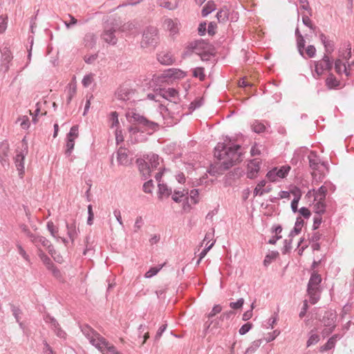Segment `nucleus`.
<instances>
[{
	"label": "nucleus",
	"instance_id": "nucleus-1",
	"mask_svg": "<svg viewBox=\"0 0 354 354\" xmlns=\"http://www.w3.org/2000/svg\"><path fill=\"white\" fill-rule=\"evenodd\" d=\"M241 147L237 144L227 147L224 142H218L214 148V156L217 160L223 161L218 166L211 165L207 170L209 175L216 176L241 162L243 156L240 151Z\"/></svg>",
	"mask_w": 354,
	"mask_h": 354
},
{
	"label": "nucleus",
	"instance_id": "nucleus-2",
	"mask_svg": "<svg viewBox=\"0 0 354 354\" xmlns=\"http://www.w3.org/2000/svg\"><path fill=\"white\" fill-rule=\"evenodd\" d=\"M136 164L140 174L146 180L150 176L151 172L157 169L160 165V157L156 153L143 155L142 158L136 160Z\"/></svg>",
	"mask_w": 354,
	"mask_h": 354
},
{
	"label": "nucleus",
	"instance_id": "nucleus-3",
	"mask_svg": "<svg viewBox=\"0 0 354 354\" xmlns=\"http://www.w3.org/2000/svg\"><path fill=\"white\" fill-rule=\"evenodd\" d=\"M322 281L321 274L316 271H313L307 285V293L312 304H315L320 299V283Z\"/></svg>",
	"mask_w": 354,
	"mask_h": 354
},
{
	"label": "nucleus",
	"instance_id": "nucleus-4",
	"mask_svg": "<svg viewBox=\"0 0 354 354\" xmlns=\"http://www.w3.org/2000/svg\"><path fill=\"white\" fill-rule=\"evenodd\" d=\"M133 121L137 123L140 127H134L131 126L129 128V132L132 134H136L140 131L144 132L147 131H151V132H148V133L151 134L153 131H156L158 124L154 122L150 121L147 120L142 115H140L138 113H133L132 115Z\"/></svg>",
	"mask_w": 354,
	"mask_h": 354
},
{
	"label": "nucleus",
	"instance_id": "nucleus-5",
	"mask_svg": "<svg viewBox=\"0 0 354 354\" xmlns=\"http://www.w3.org/2000/svg\"><path fill=\"white\" fill-rule=\"evenodd\" d=\"M159 37L158 35V29L153 26L147 27L142 34V40L141 46L147 48L151 46L155 48L158 44Z\"/></svg>",
	"mask_w": 354,
	"mask_h": 354
},
{
	"label": "nucleus",
	"instance_id": "nucleus-6",
	"mask_svg": "<svg viewBox=\"0 0 354 354\" xmlns=\"http://www.w3.org/2000/svg\"><path fill=\"white\" fill-rule=\"evenodd\" d=\"M81 331L84 335L88 339L89 342L95 346L97 350H101V347L98 344L100 337H104L88 324L80 326Z\"/></svg>",
	"mask_w": 354,
	"mask_h": 354
},
{
	"label": "nucleus",
	"instance_id": "nucleus-7",
	"mask_svg": "<svg viewBox=\"0 0 354 354\" xmlns=\"http://www.w3.org/2000/svg\"><path fill=\"white\" fill-rule=\"evenodd\" d=\"M315 72L318 76H321L325 71L330 72L333 66V59L327 54H324L323 57L319 60L314 62Z\"/></svg>",
	"mask_w": 354,
	"mask_h": 354
},
{
	"label": "nucleus",
	"instance_id": "nucleus-8",
	"mask_svg": "<svg viewBox=\"0 0 354 354\" xmlns=\"http://www.w3.org/2000/svg\"><path fill=\"white\" fill-rule=\"evenodd\" d=\"M187 47L189 50L194 51L197 55H199L200 52L205 51L207 49H213L212 44L202 39L191 41Z\"/></svg>",
	"mask_w": 354,
	"mask_h": 354
},
{
	"label": "nucleus",
	"instance_id": "nucleus-9",
	"mask_svg": "<svg viewBox=\"0 0 354 354\" xmlns=\"http://www.w3.org/2000/svg\"><path fill=\"white\" fill-rule=\"evenodd\" d=\"M118 26L113 25L109 27V25L104 26V30L101 35L102 39L110 45H115L118 41V39L115 35Z\"/></svg>",
	"mask_w": 354,
	"mask_h": 354
},
{
	"label": "nucleus",
	"instance_id": "nucleus-10",
	"mask_svg": "<svg viewBox=\"0 0 354 354\" xmlns=\"http://www.w3.org/2000/svg\"><path fill=\"white\" fill-rule=\"evenodd\" d=\"M28 153V145L25 143L24 149L17 153L15 158V163L17 169L19 171V175L22 177L24 174V159Z\"/></svg>",
	"mask_w": 354,
	"mask_h": 354
},
{
	"label": "nucleus",
	"instance_id": "nucleus-11",
	"mask_svg": "<svg viewBox=\"0 0 354 354\" xmlns=\"http://www.w3.org/2000/svg\"><path fill=\"white\" fill-rule=\"evenodd\" d=\"M66 227L67 235L73 243L79 233L78 224L75 219H71V221L66 222Z\"/></svg>",
	"mask_w": 354,
	"mask_h": 354
},
{
	"label": "nucleus",
	"instance_id": "nucleus-12",
	"mask_svg": "<svg viewBox=\"0 0 354 354\" xmlns=\"http://www.w3.org/2000/svg\"><path fill=\"white\" fill-rule=\"evenodd\" d=\"M129 151L124 147H120L117 151V160L120 165H129L131 163V159L129 158Z\"/></svg>",
	"mask_w": 354,
	"mask_h": 354
},
{
	"label": "nucleus",
	"instance_id": "nucleus-13",
	"mask_svg": "<svg viewBox=\"0 0 354 354\" xmlns=\"http://www.w3.org/2000/svg\"><path fill=\"white\" fill-rule=\"evenodd\" d=\"M101 347V350H98L102 354H114L118 352L116 347L109 343V341L104 337H100V343L98 344Z\"/></svg>",
	"mask_w": 354,
	"mask_h": 354
},
{
	"label": "nucleus",
	"instance_id": "nucleus-14",
	"mask_svg": "<svg viewBox=\"0 0 354 354\" xmlns=\"http://www.w3.org/2000/svg\"><path fill=\"white\" fill-rule=\"evenodd\" d=\"M133 93L134 92L132 89L124 86H120L118 88L115 95V97L119 100L127 101L130 100Z\"/></svg>",
	"mask_w": 354,
	"mask_h": 354
},
{
	"label": "nucleus",
	"instance_id": "nucleus-15",
	"mask_svg": "<svg viewBox=\"0 0 354 354\" xmlns=\"http://www.w3.org/2000/svg\"><path fill=\"white\" fill-rule=\"evenodd\" d=\"M260 170L259 162L256 159L252 160L248 165L247 178L254 179Z\"/></svg>",
	"mask_w": 354,
	"mask_h": 354
},
{
	"label": "nucleus",
	"instance_id": "nucleus-16",
	"mask_svg": "<svg viewBox=\"0 0 354 354\" xmlns=\"http://www.w3.org/2000/svg\"><path fill=\"white\" fill-rule=\"evenodd\" d=\"M307 149L299 148L296 149L293 153V156L290 160L292 165H300L306 155Z\"/></svg>",
	"mask_w": 354,
	"mask_h": 354
},
{
	"label": "nucleus",
	"instance_id": "nucleus-17",
	"mask_svg": "<svg viewBox=\"0 0 354 354\" xmlns=\"http://www.w3.org/2000/svg\"><path fill=\"white\" fill-rule=\"evenodd\" d=\"M156 91H158V95H159L162 98L170 100L171 99H175L178 94L177 90L174 88H160L159 89H157Z\"/></svg>",
	"mask_w": 354,
	"mask_h": 354
},
{
	"label": "nucleus",
	"instance_id": "nucleus-18",
	"mask_svg": "<svg viewBox=\"0 0 354 354\" xmlns=\"http://www.w3.org/2000/svg\"><path fill=\"white\" fill-rule=\"evenodd\" d=\"M157 59L162 65L173 64L176 59L170 52H160L157 55Z\"/></svg>",
	"mask_w": 354,
	"mask_h": 354
},
{
	"label": "nucleus",
	"instance_id": "nucleus-19",
	"mask_svg": "<svg viewBox=\"0 0 354 354\" xmlns=\"http://www.w3.org/2000/svg\"><path fill=\"white\" fill-rule=\"evenodd\" d=\"M309 167L311 169L317 171L319 169L321 163V159L315 151H310L308 156Z\"/></svg>",
	"mask_w": 354,
	"mask_h": 354
},
{
	"label": "nucleus",
	"instance_id": "nucleus-20",
	"mask_svg": "<svg viewBox=\"0 0 354 354\" xmlns=\"http://www.w3.org/2000/svg\"><path fill=\"white\" fill-rule=\"evenodd\" d=\"M337 319L335 313L332 311H326L322 319V323L325 327H334L335 328V322Z\"/></svg>",
	"mask_w": 354,
	"mask_h": 354
},
{
	"label": "nucleus",
	"instance_id": "nucleus-21",
	"mask_svg": "<svg viewBox=\"0 0 354 354\" xmlns=\"http://www.w3.org/2000/svg\"><path fill=\"white\" fill-rule=\"evenodd\" d=\"M1 62L6 67V70L8 71L9 69V63L12 61L13 57L12 55V53L9 48L4 47L1 50Z\"/></svg>",
	"mask_w": 354,
	"mask_h": 354
},
{
	"label": "nucleus",
	"instance_id": "nucleus-22",
	"mask_svg": "<svg viewBox=\"0 0 354 354\" xmlns=\"http://www.w3.org/2000/svg\"><path fill=\"white\" fill-rule=\"evenodd\" d=\"M325 84L328 89H337L340 85V82L332 73H329L328 77L325 80Z\"/></svg>",
	"mask_w": 354,
	"mask_h": 354
},
{
	"label": "nucleus",
	"instance_id": "nucleus-23",
	"mask_svg": "<svg viewBox=\"0 0 354 354\" xmlns=\"http://www.w3.org/2000/svg\"><path fill=\"white\" fill-rule=\"evenodd\" d=\"M165 75L169 78L180 79L185 77L186 73L179 68H169L165 71Z\"/></svg>",
	"mask_w": 354,
	"mask_h": 354
},
{
	"label": "nucleus",
	"instance_id": "nucleus-24",
	"mask_svg": "<svg viewBox=\"0 0 354 354\" xmlns=\"http://www.w3.org/2000/svg\"><path fill=\"white\" fill-rule=\"evenodd\" d=\"M304 224V221L301 216H297L293 229L290 232L288 237L293 238L301 232V228Z\"/></svg>",
	"mask_w": 354,
	"mask_h": 354
},
{
	"label": "nucleus",
	"instance_id": "nucleus-25",
	"mask_svg": "<svg viewBox=\"0 0 354 354\" xmlns=\"http://www.w3.org/2000/svg\"><path fill=\"white\" fill-rule=\"evenodd\" d=\"M29 236L31 239L32 242L36 245L41 244L42 246L46 248L51 243L49 240L42 236L35 235L31 233Z\"/></svg>",
	"mask_w": 354,
	"mask_h": 354
},
{
	"label": "nucleus",
	"instance_id": "nucleus-26",
	"mask_svg": "<svg viewBox=\"0 0 354 354\" xmlns=\"http://www.w3.org/2000/svg\"><path fill=\"white\" fill-rule=\"evenodd\" d=\"M215 48L213 46V49H207L205 51L200 52L198 55L203 62H210L214 63V57L215 56L214 53Z\"/></svg>",
	"mask_w": 354,
	"mask_h": 354
},
{
	"label": "nucleus",
	"instance_id": "nucleus-27",
	"mask_svg": "<svg viewBox=\"0 0 354 354\" xmlns=\"http://www.w3.org/2000/svg\"><path fill=\"white\" fill-rule=\"evenodd\" d=\"M96 39L94 33L88 32L84 37V45L85 47L92 48L96 44Z\"/></svg>",
	"mask_w": 354,
	"mask_h": 354
},
{
	"label": "nucleus",
	"instance_id": "nucleus-28",
	"mask_svg": "<svg viewBox=\"0 0 354 354\" xmlns=\"http://www.w3.org/2000/svg\"><path fill=\"white\" fill-rule=\"evenodd\" d=\"M164 25L169 31L171 35H175L178 32V24L171 19H167L164 21Z\"/></svg>",
	"mask_w": 354,
	"mask_h": 354
},
{
	"label": "nucleus",
	"instance_id": "nucleus-29",
	"mask_svg": "<svg viewBox=\"0 0 354 354\" xmlns=\"http://www.w3.org/2000/svg\"><path fill=\"white\" fill-rule=\"evenodd\" d=\"M250 126L252 131L258 134L265 132L266 129V125L258 120H254Z\"/></svg>",
	"mask_w": 354,
	"mask_h": 354
},
{
	"label": "nucleus",
	"instance_id": "nucleus-30",
	"mask_svg": "<svg viewBox=\"0 0 354 354\" xmlns=\"http://www.w3.org/2000/svg\"><path fill=\"white\" fill-rule=\"evenodd\" d=\"M158 187L159 198H162L163 196L169 197L172 193L171 189L169 188L165 183H158Z\"/></svg>",
	"mask_w": 354,
	"mask_h": 354
},
{
	"label": "nucleus",
	"instance_id": "nucleus-31",
	"mask_svg": "<svg viewBox=\"0 0 354 354\" xmlns=\"http://www.w3.org/2000/svg\"><path fill=\"white\" fill-rule=\"evenodd\" d=\"M315 192V201L319 200V201H325L326 194H327V189L324 186L319 187L317 190H313Z\"/></svg>",
	"mask_w": 354,
	"mask_h": 354
},
{
	"label": "nucleus",
	"instance_id": "nucleus-32",
	"mask_svg": "<svg viewBox=\"0 0 354 354\" xmlns=\"http://www.w3.org/2000/svg\"><path fill=\"white\" fill-rule=\"evenodd\" d=\"M11 306V311L12 313L13 316L15 317L17 322L19 324L21 328H23V323L20 322L21 319V315L22 314V312L21 309L19 307L15 306L13 304L10 305Z\"/></svg>",
	"mask_w": 354,
	"mask_h": 354
},
{
	"label": "nucleus",
	"instance_id": "nucleus-33",
	"mask_svg": "<svg viewBox=\"0 0 354 354\" xmlns=\"http://www.w3.org/2000/svg\"><path fill=\"white\" fill-rule=\"evenodd\" d=\"M44 320L47 324L50 325V327L52 330H53L55 328H57V326H59V324L57 319L50 314L44 315Z\"/></svg>",
	"mask_w": 354,
	"mask_h": 354
},
{
	"label": "nucleus",
	"instance_id": "nucleus-34",
	"mask_svg": "<svg viewBox=\"0 0 354 354\" xmlns=\"http://www.w3.org/2000/svg\"><path fill=\"white\" fill-rule=\"evenodd\" d=\"M44 320L47 324L50 325V327L52 330H53L55 328H57V326H59V324L57 319L50 314L44 315Z\"/></svg>",
	"mask_w": 354,
	"mask_h": 354
},
{
	"label": "nucleus",
	"instance_id": "nucleus-35",
	"mask_svg": "<svg viewBox=\"0 0 354 354\" xmlns=\"http://www.w3.org/2000/svg\"><path fill=\"white\" fill-rule=\"evenodd\" d=\"M325 201L317 200V203L314 205L315 212L319 216H322L326 212Z\"/></svg>",
	"mask_w": 354,
	"mask_h": 354
},
{
	"label": "nucleus",
	"instance_id": "nucleus-36",
	"mask_svg": "<svg viewBox=\"0 0 354 354\" xmlns=\"http://www.w3.org/2000/svg\"><path fill=\"white\" fill-rule=\"evenodd\" d=\"M192 75L194 77L198 78L200 81H204L205 79V68L203 67H196L192 69Z\"/></svg>",
	"mask_w": 354,
	"mask_h": 354
},
{
	"label": "nucleus",
	"instance_id": "nucleus-37",
	"mask_svg": "<svg viewBox=\"0 0 354 354\" xmlns=\"http://www.w3.org/2000/svg\"><path fill=\"white\" fill-rule=\"evenodd\" d=\"M66 149L64 153L66 156H70L74 149L75 140L66 137Z\"/></svg>",
	"mask_w": 354,
	"mask_h": 354
},
{
	"label": "nucleus",
	"instance_id": "nucleus-38",
	"mask_svg": "<svg viewBox=\"0 0 354 354\" xmlns=\"http://www.w3.org/2000/svg\"><path fill=\"white\" fill-rule=\"evenodd\" d=\"M279 255V252L277 251H272L271 252L268 253L266 255L264 260H263V265L267 267L268 266L272 261L277 259V257Z\"/></svg>",
	"mask_w": 354,
	"mask_h": 354
},
{
	"label": "nucleus",
	"instance_id": "nucleus-39",
	"mask_svg": "<svg viewBox=\"0 0 354 354\" xmlns=\"http://www.w3.org/2000/svg\"><path fill=\"white\" fill-rule=\"evenodd\" d=\"M262 343L261 339L254 340L251 345L246 349L245 354H252L257 351L258 348L260 347Z\"/></svg>",
	"mask_w": 354,
	"mask_h": 354
},
{
	"label": "nucleus",
	"instance_id": "nucleus-40",
	"mask_svg": "<svg viewBox=\"0 0 354 354\" xmlns=\"http://www.w3.org/2000/svg\"><path fill=\"white\" fill-rule=\"evenodd\" d=\"M292 238L288 237L283 241V246L281 249L283 254L289 253L292 249Z\"/></svg>",
	"mask_w": 354,
	"mask_h": 354
},
{
	"label": "nucleus",
	"instance_id": "nucleus-41",
	"mask_svg": "<svg viewBox=\"0 0 354 354\" xmlns=\"http://www.w3.org/2000/svg\"><path fill=\"white\" fill-rule=\"evenodd\" d=\"M305 39L304 38V37L302 36V35H299V37L297 38V48H298V51L299 53V54L304 57V47H305Z\"/></svg>",
	"mask_w": 354,
	"mask_h": 354
},
{
	"label": "nucleus",
	"instance_id": "nucleus-42",
	"mask_svg": "<svg viewBox=\"0 0 354 354\" xmlns=\"http://www.w3.org/2000/svg\"><path fill=\"white\" fill-rule=\"evenodd\" d=\"M277 174V167H274L272 169L268 171L266 174V178L270 181V182H276L279 177L278 176Z\"/></svg>",
	"mask_w": 354,
	"mask_h": 354
},
{
	"label": "nucleus",
	"instance_id": "nucleus-43",
	"mask_svg": "<svg viewBox=\"0 0 354 354\" xmlns=\"http://www.w3.org/2000/svg\"><path fill=\"white\" fill-rule=\"evenodd\" d=\"M46 227L48 230L50 232V235L55 239H58V235L57 234L58 232V229L55 227L54 223L52 221H48L47 223Z\"/></svg>",
	"mask_w": 354,
	"mask_h": 354
},
{
	"label": "nucleus",
	"instance_id": "nucleus-44",
	"mask_svg": "<svg viewBox=\"0 0 354 354\" xmlns=\"http://www.w3.org/2000/svg\"><path fill=\"white\" fill-rule=\"evenodd\" d=\"M298 192H299V194L295 196V198L291 201V205H290L292 211L294 213H296V212H297L299 211V209H298V204H299V200L301 198V194L300 193L299 189L298 190Z\"/></svg>",
	"mask_w": 354,
	"mask_h": 354
},
{
	"label": "nucleus",
	"instance_id": "nucleus-45",
	"mask_svg": "<svg viewBox=\"0 0 354 354\" xmlns=\"http://www.w3.org/2000/svg\"><path fill=\"white\" fill-rule=\"evenodd\" d=\"M290 170V167L289 165H283L279 169H277V175L279 178H284L287 176L289 171Z\"/></svg>",
	"mask_w": 354,
	"mask_h": 354
},
{
	"label": "nucleus",
	"instance_id": "nucleus-46",
	"mask_svg": "<svg viewBox=\"0 0 354 354\" xmlns=\"http://www.w3.org/2000/svg\"><path fill=\"white\" fill-rule=\"evenodd\" d=\"M333 65L335 68V72L338 75L342 74V70L344 68V65H346L340 59H337L335 61L333 60Z\"/></svg>",
	"mask_w": 354,
	"mask_h": 354
},
{
	"label": "nucleus",
	"instance_id": "nucleus-47",
	"mask_svg": "<svg viewBox=\"0 0 354 354\" xmlns=\"http://www.w3.org/2000/svg\"><path fill=\"white\" fill-rule=\"evenodd\" d=\"M160 6L172 10L178 7V1H162Z\"/></svg>",
	"mask_w": 354,
	"mask_h": 354
},
{
	"label": "nucleus",
	"instance_id": "nucleus-48",
	"mask_svg": "<svg viewBox=\"0 0 354 354\" xmlns=\"http://www.w3.org/2000/svg\"><path fill=\"white\" fill-rule=\"evenodd\" d=\"M323 45H324V47L325 48V52H326L324 54H327L328 56L335 50V44H334V42L332 40H329L328 39Z\"/></svg>",
	"mask_w": 354,
	"mask_h": 354
},
{
	"label": "nucleus",
	"instance_id": "nucleus-49",
	"mask_svg": "<svg viewBox=\"0 0 354 354\" xmlns=\"http://www.w3.org/2000/svg\"><path fill=\"white\" fill-rule=\"evenodd\" d=\"M302 21L303 24L306 26L310 28L311 30H315L316 27L312 24V21L310 19V17L311 15H309L306 13H302Z\"/></svg>",
	"mask_w": 354,
	"mask_h": 354
},
{
	"label": "nucleus",
	"instance_id": "nucleus-50",
	"mask_svg": "<svg viewBox=\"0 0 354 354\" xmlns=\"http://www.w3.org/2000/svg\"><path fill=\"white\" fill-rule=\"evenodd\" d=\"M211 1H208V3L203 8L201 11V15L203 17H206L215 10V8L209 3Z\"/></svg>",
	"mask_w": 354,
	"mask_h": 354
},
{
	"label": "nucleus",
	"instance_id": "nucleus-51",
	"mask_svg": "<svg viewBox=\"0 0 354 354\" xmlns=\"http://www.w3.org/2000/svg\"><path fill=\"white\" fill-rule=\"evenodd\" d=\"M66 137L74 140L77 138L78 137V126L73 125L67 133Z\"/></svg>",
	"mask_w": 354,
	"mask_h": 354
},
{
	"label": "nucleus",
	"instance_id": "nucleus-52",
	"mask_svg": "<svg viewBox=\"0 0 354 354\" xmlns=\"http://www.w3.org/2000/svg\"><path fill=\"white\" fill-rule=\"evenodd\" d=\"M253 325L250 322H248L241 326L239 330V333L241 335H245L252 328Z\"/></svg>",
	"mask_w": 354,
	"mask_h": 354
},
{
	"label": "nucleus",
	"instance_id": "nucleus-53",
	"mask_svg": "<svg viewBox=\"0 0 354 354\" xmlns=\"http://www.w3.org/2000/svg\"><path fill=\"white\" fill-rule=\"evenodd\" d=\"M319 340V336L317 334H312L307 340V347L316 344Z\"/></svg>",
	"mask_w": 354,
	"mask_h": 354
},
{
	"label": "nucleus",
	"instance_id": "nucleus-54",
	"mask_svg": "<svg viewBox=\"0 0 354 354\" xmlns=\"http://www.w3.org/2000/svg\"><path fill=\"white\" fill-rule=\"evenodd\" d=\"M243 298H239L236 301L230 302L229 306L231 308L234 310H237L243 307Z\"/></svg>",
	"mask_w": 354,
	"mask_h": 354
},
{
	"label": "nucleus",
	"instance_id": "nucleus-55",
	"mask_svg": "<svg viewBox=\"0 0 354 354\" xmlns=\"http://www.w3.org/2000/svg\"><path fill=\"white\" fill-rule=\"evenodd\" d=\"M160 268L158 267H151L147 272L145 274V277L149 279L155 276L159 271Z\"/></svg>",
	"mask_w": 354,
	"mask_h": 354
},
{
	"label": "nucleus",
	"instance_id": "nucleus-56",
	"mask_svg": "<svg viewBox=\"0 0 354 354\" xmlns=\"http://www.w3.org/2000/svg\"><path fill=\"white\" fill-rule=\"evenodd\" d=\"M222 310V307L219 304L214 305L212 308L211 312L208 314V319L209 320L214 317L216 314L221 313Z\"/></svg>",
	"mask_w": 354,
	"mask_h": 354
},
{
	"label": "nucleus",
	"instance_id": "nucleus-57",
	"mask_svg": "<svg viewBox=\"0 0 354 354\" xmlns=\"http://www.w3.org/2000/svg\"><path fill=\"white\" fill-rule=\"evenodd\" d=\"M153 187V180H149L145 182L142 186L143 192L145 193L150 194L152 192V188Z\"/></svg>",
	"mask_w": 354,
	"mask_h": 354
},
{
	"label": "nucleus",
	"instance_id": "nucleus-58",
	"mask_svg": "<svg viewBox=\"0 0 354 354\" xmlns=\"http://www.w3.org/2000/svg\"><path fill=\"white\" fill-rule=\"evenodd\" d=\"M335 343L332 340V339H328L327 342L321 347L322 351H327L331 350L335 348Z\"/></svg>",
	"mask_w": 354,
	"mask_h": 354
},
{
	"label": "nucleus",
	"instance_id": "nucleus-59",
	"mask_svg": "<svg viewBox=\"0 0 354 354\" xmlns=\"http://www.w3.org/2000/svg\"><path fill=\"white\" fill-rule=\"evenodd\" d=\"M37 254L44 264H46L48 262H50L51 259L45 254L42 250L39 249Z\"/></svg>",
	"mask_w": 354,
	"mask_h": 354
},
{
	"label": "nucleus",
	"instance_id": "nucleus-60",
	"mask_svg": "<svg viewBox=\"0 0 354 354\" xmlns=\"http://www.w3.org/2000/svg\"><path fill=\"white\" fill-rule=\"evenodd\" d=\"M301 4L299 6V8H297L298 10H306L307 11L308 15H312L311 9L309 6V1H299Z\"/></svg>",
	"mask_w": 354,
	"mask_h": 354
},
{
	"label": "nucleus",
	"instance_id": "nucleus-61",
	"mask_svg": "<svg viewBox=\"0 0 354 354\" xmlns=\"http://www.w3.org/2000/svg\"><path fill=\"white\" fill-rule=\"evenodd\" d=\"M167 324H162V326H160L159 327L158 331L156 332L155 337H154V341L155 342H158L160 339V338L161 337L162 333L165 331V330L167 328Z\"/></svg>",
	"mask_w": 354,
	"mask_h": 354
},
{
	"label": "nucleus",
	"instance_id": "nucleus-62",
	"mask_svg": "<svg viewBox=\"0 0 354 354\" xmlns=\"http://www.w3.org/2000/svg\"><path fill=\"white\" fill-rule=\"evenodd\" d=\"M75 93H76V87L75 86L70 87V88L68 89V95H67V98H66V104L67 105L70 104V103L71 102V100H72L73 97L75 96Z\"/></svg>",
	"mask_w": 354,
	"mask_h": 354
},
{
	"label": "nucleus",
	"instance_id": "nucleus-63",
	"mask_svg": "<svg viewBox=\"0 0 354 354\" xmlns=\"http://www.w3.org/2000/svg\"><path fill=\"white\" fill-rule=\"evenodd\" d=\"M144 222L142 220V216H138L136 219L133 228H134V232H138V230L142 227L143 225Z\"/></svg>",
	"mask_w": 354,
	"mask_h": 354
},
{
	"label": "nucleus",
	"instance_id": "nucleus-64",
	"mask_svg": "<svg viewBox=\"0 0 354 354\" xmlns=\"http://www.w3.org/2000/svg\"><path fill=\"white\" fill-rule=\"evenodd\" d=\"M301 216H302L304 218H309L311 216L310 211L306 207H301L299 211Z\"/></svg>",
	"mask_w": 354,
	"mask_h": 354
}]
</instances>
